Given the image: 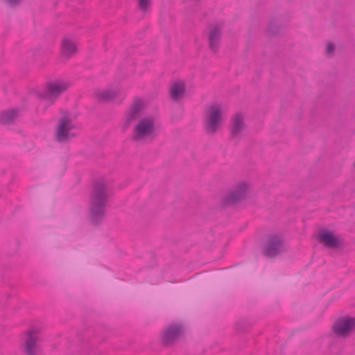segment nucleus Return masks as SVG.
Returning <instances> with one entry per match:
<instances>
[{
    "label": "nucleus",
    "instance_id": "nucleus-3",
    "mask_svg": "<svg viewBox=\"0 0 355 355\" xmlns=\"http://www.w3.org/2000/svg\"><path fill=\"white\" fill-rule=\"evenodd\" d=\"M78 133V127L73 116L66 114L59 119L55 129V137L58 141H68L76 137Z\"/></svg>",
    "mask_w": 355,
    "mask_h": 355
},
{
    "label": "nucleus",
    "instance_id": "nucleus-20",
    "mask_svg": "<svg viewBox=\"0 0 355 355\" xmlns=\"http://www.w3.org/2000/svg\"><path fill=\"white\" fill-rule=\"evenodd\" d=\"M139 8L142 10H146L150 5V0H138Z\"/></svg>",
    "mask_w": 355,
    "mask_h": 355
},
{
    "label": "nucleus",
    "instance_id": "nucleus-18",
    "mask_svg": "<svg viewBox=\"0 0 355 355\" xmlns=\"http://www.w3.org/2000/svg\"><path fill=\"white\" fill-rule=\"evenodd\" d=\"M17 116V112L15 110H8L1 114V121L4 123H10L14 120Z\"/></svg>",
    "mask_w": 355,
    "mask_h": 355
},
{
    "label": "nucleus",
    "instance_id": "nucleus-8",
    "mask_svg": "<svg viewBox=\"0 0 355 355\" xmlns=\"http://www.w3.org/2000/svg\"><path fill=\"white\" fill-rule=\"evenodd\" d=\"M96 96L101 101L121 103L125 98V94L118 87H110L98 90Z\"/></svg>",
    "mask_w": 355,
    "mask_h": 355
},
{
    "label": "nucleus",
    "instance_id": "nucleus-9",
    "mask_svg": "<svg viewBox=\"0 0 355 355\" xmlns=\"http://www.w3.org/2000/svg\"><path fill=\"white\" fill-rule=\"evenodd\" d=\"M77 45L73 38L66 36L60 44V55L63 59L71 58L77 52Z\"/></svg>",
    "mask_w": 355,
    "mask_h": 355
},
{
    "label": "nucleus",
    "instance_id": "nucleus-2",
    "mask_svg": "<svg viewBox=\"0 0 355 355\" xmlns=\"http://www.w3.org/2000/svg\"><path fill=\"white\" fill-rule=\"evenodd\" d=\"M159 125L152 116L140 117L134 128L133 139L139 142L153 140L157 135Z\"/></svg>",
    "mask_w": 355,
    "mask_h": 355
},
{
    "label": "nucleus",
    "instance_id": "nucleus-13",
    "mask_svg": "<svg viewBox=\"0 0 355 355\" xmlns=\"http://www.w3.org/2000/svg\"><path fill=\"white\" fill-rule=\"evenodd\" d=\"M245 129V116L243 114H236L232 121L231 132L232 135L236 136Z\"/></svg>",
    "mask_w": 355,
    "mask_h": 355
},
{
    "label": "nucleus",
    "instance_id": "nucleus-14",
    "mask_svg": "<svg viewBox=\"0 0 355 355\" xmlns=\"http://www.w3.org/2000/svg\"><path fill=\"white\" fill-rule=\"evenodd\" d=\"M182 327L179 325H172L164 331L162 335L164 343L168 344L175 340L182 333Z\"/></svg>",
    "mask_w": 355,
    "mask_h": 355
},
{
    "label": "nucleus",
    "instance_id": "nucleus-7",
    "mask_svg": "<svg viewBox=\"0 0 355 355\" xmlns=\"http://www.w3.org/2000/svg\"><path fill=\"white\" fill-rule=\"evenodd\" d=\"M355 329V317L345 316L338 319L334 324V331L339 336H347Z\"/></svg>",
    "mask_w": 355,
    "mask_h": 355
},
{
    "label": "nucleus",
    "instance_id": "nucleus-4",
    "mask_svg": "<svg viewBox=\"0 0 355 355\" xmlns=\"http://www.w3.org/2000/svg\"><path fill=\"white\" fill-rule=\"evenodd\" d=\"M107 196L108 193L104 186L95 188L90 207V217L94 223H97L103 216Z\"/></svg>",
    "mask_w": 355,
    "mask_h": 355
},
{
    "label": "nucleus",
    "instance_id": "nucleus-16",
    "mask_svg": "<svg viewBox=\"0 0 355 355\" xmlns=\"http://www.w3.org/2000/svg\"><path fill=\"white\" fill-rule=\"evenodd\" d=\"M282 242L278 239L270 240L267 245L265 253L268 257H274L283 250Z\"/></svg>",
    "mask_w": 355,
    "mask_h": 355
},
{
    "label": "nucleus",
    "instance_id": "nucleus-5",
    "mask_svg": "<svg viewBox=\"0 0 355 355\" xmlns=\"http://www.w3.org/2000/svg\"><path fill=\"white\" fill-rule=\"evenodd\" d=\"M223 106L220 104L210 105L207 112L205 129L209 132H214L219 128L222 121Z\"/></svg>",
    "mask_w": 355,
    "mask_h": 355
},
{
    "label": "nucleus",
    "instance_id": "nucleus-11",
    "mask_svg": "<svg viewBox=\"0 0 355 355\" xmlns=\"http://www.w3.org/2000/svg\"><path fill=\"white\" fill-rule=\"evenodd\" d=\"M249 190V187L245 183H240L236 186L229 193L228 201L234 202L246 196Z\"/></svg>",
    "mask_w": 355,
    "mask_h": 355
},
{
    "label": "nucleus",
    "instance_id": "nucleus-17",
    "mask_svg": "<svg viewBox=\"0 0 355 355\" xmlns=\"http://www.w3.org/2000/svg\"><path fill=\"white\" fill-rule=\"evenodd\" d=\"M220 32V27L218 26L214 25L210 27L209 32V46L212 50H216L218 46Z\"/></svg>",
    "mask_w": 355,
    "mask_h": 355
},
{
    "label": "nucleus",
    "instance_id": "nucleus-19",
    "mask_svg": "<svg viewBox=\"0 0 355 355\" xmlns=\"http://www.w3.org/2000/svg\"><path fill=\"white\" fill-rule=\"evenodd\" d=\"M336 49V46L332 42H328L325 47V53L327 55H331Z\"/></svg>",
    "mask_w": 355,
    "mask_h": 355
},
{
    "label": "nucleus",
    "instance_id": "nucleus-6",
    "mask_svg": "<svg viewBox=\"0 0 355 355\" xmlns=\"http://www.w3.org/2000/svg\"><path fill=\"white\" fill-rule=\"evenodd\" d=\"M40 329L37 327H31L24 334V343L23 349L26 355H35L38 352L37 341Z\"/></svg>",
    "mask_w": 355,
    "mask_h": 355
},
{
    "label": "nucleus",
    "instance_id": "nucleus-21",
    "mask_svg": "<svg viewBox=\"0 0 355 355\" xmlns=\"http://www.w3.org/2000/svg\"><path fill=\"white\" fill-rule=\"evenodd\" d=\"M5 2H6L8 4L10 5H14L18 3L19 0H3Z\"/></svg>",
    "mask_w": 355,
    "mask_h": 355
},
{
    "label": "nucleus",
    "instance_id": "nucleus-12",
    "mask_svg": "<svg viewBox=\"0 0 355 355\" xmlns=\"http://www.w3.org/2000/svg\"><path fill=\"white\" fill-rule=\"evenodd\" d=\"M186 94L185 84L183 81L174 82L170 88L171 98L174 101L182 99Z\"/></svg>",
    "mask_w": 355,
    "mask_h": 355
},
{
    "label": "nucleus",
    "instance_id": "nucleus-10",
    "mask_svg": "<svg viewBox=\"0 0 355 355\" xmlns=\"http://www.w3.org/2000/svg\"><path fill=\"white\" fill-rule=\"evenodd\" d=\"M318 240L324 245L333 248L339 243V238L332 232L328 230H322L318 234Z\"/></svg>",
    "mask_w": 355,
    "mask_h": 355
},
{
    "label": "nucleus",
    "instance_id": "nucleus-1",
    "mask_svg": "<svg viewBox=\"0 0 355 355\" xmlns=\"http://www.w3.org/2000/svg\"><path fill=\"white\" fill-rule=\"evenodd\" d=\"M70 86V82L65 79H57L47 83L44 89L37 93L40 100V105L45 109L52 105Z\"/></svg>",
    "mask_w": 355,
    "mask_h": 355
},
{
    "label": "nucleus",
    "instance_id": "nucleus-15",
    "mask_svg": "<svg viewBox=\"0 0 355 355\" xmlns=\"http://www.w3.org/2000/svg\"><path fill=\"white\" fill-rule=\"evenodd\" d=\"M146 106V102L142 98H135L130 108L129 109L126 117L129 121H132L137 114L143 110Z\"/></svg>",
    "mask_w": 355,
    "mask_h": 355
}]
</instances>
